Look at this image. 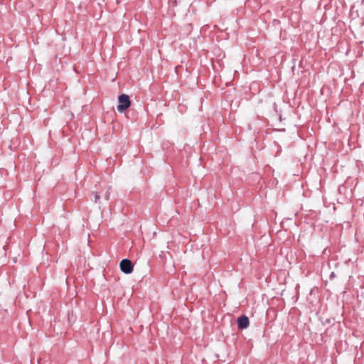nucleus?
<instances>
[{
	"instance_id": "nucleus-4",
	"label": "nucleus",
	"mask_w": 364,
	"mask_h": 364,
	"mask_svg": "<svg viewBox=\"0 0 364 364\" xmlns=\"http://www.w3.org/2000/svg\"><path fill=\"white\" fill-rule=\"evenodd\" d=\"M100 198V196L98 194H96L95 196V201H97Z\"/></svg>"
},
{
	"instance_id": "nucleus-2",
	"label": "nucleus",
	"mask_w": 364,
	"mask_h": 364,
	"mask_svg": "<svg viewBox=\"0 0 364 364\" xmlns=\"http://www.w3.org/2000/svg\"><path fill=\"white\" fill-rule=\"evenodd\" d=\"M120 269L125 274H130L133 272L134 264L132 262L127 259H124L120 262L119 264Z\"/></svg>"
},
{
	"instance_id": "nucleus-1",
	"label": "nucleus",
	"mask_w": 364,
	"mask_h": 364,
	"mask_svg": "<svg viewBox=\"0 0 364 364\" xmlns=\"http://www.w3.org/2000/svg\"><path fill=\"white\" fill-rule=\"evenodd\" d=\"M119 105L117 106V110L119 112H123L128 109L131 105V101L129 97L127 95L122 94L119 96Z\"/></svg>"
},
{
	"instance_id": "nucleus-3",
	"label": "nucleus",
	"mask_w": 364,
	"mask_h": 364,
	"mask_svg": "<svg viewBox=\"0 0 364 364\" xmlns=\"http://www.w3.org/2000/svg\"><path fill=\"white\" fill-rule=\"evenodd\" d=\"M250 325V321L247 316H242L237 318V326L240 329L247 328Z\"/></svg>"
}]
</instances>
